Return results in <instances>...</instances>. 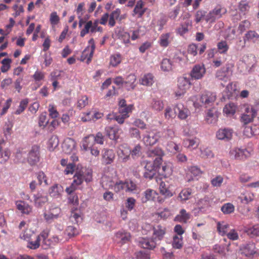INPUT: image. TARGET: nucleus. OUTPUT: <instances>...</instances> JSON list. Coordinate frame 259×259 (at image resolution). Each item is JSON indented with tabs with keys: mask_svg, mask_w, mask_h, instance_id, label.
Returning <instances> with one entry per match:
<instances>
[{
	"mask_svg": "<svg viewBox=\"0 0 259 259\" xmlns=\"http://www.w3.org/2000/svg\"><path fill=\"white\" fill-rule=\"evenodd\" d=\"M74 180L71 186L66 188V191L71 194L75 191L77 187L81 185L84 180L87 183L90 182L92 180V171L86 168H82L78 171H76L74 176Z\"/></svg>",
	"mask_w": 259,
	"mask_h": 259,
	"instance_id": "1",
	"label": "nucleus"
},
{
	"mask_svg": "<svg viewBox=\"0 0 259 259\" xmlns=\"http://www.w3.org/2000/svg\"><path fill=\"white\" fill-rule=\"evenodd\" d=\"M217 99L215 93L205 91L201 93L197 102H195L194 105L195 107H203L208 108L212 106Z\"/></svg>",
	"mask_w": 259,
	"mask_h": 259,
	"instance_id": "2",
	"label": "nucleus"
},
{
	"mask_svg": "<svg viewBox=\"0 0 259 259\" xmlns=\"http://www.w3.org/2000/svg\"><path fill=\"white\" fill-rule=\"evenodd\" d=\"M226 12L227 9L225 7L217 5L206 15L205 20L207 22H214L216 20L221 18Z\"/></svg>",
	"mask_w": 259,
	"mask_h": 259,
	"instance_id": "3",
	"label": "nucleus"
},
{
	"mask_svg": "<svg viewBox=\"0 0 259 259\" xmlns=\"http://www.w3.org/2000/svg\"><path fill=\"white\" fill-rule=\"evenodd\" d=\"M239 251L241 255L249 258L253 257L254 255L259 254L258 249L252 242H248L241 245Z\"/></svg>",
	"mask_w": 259,
	"mask_h": 259,
	"instance_id": "4",
	"label": "nucleus"
},
{
	"mask_svg": "<svg viewBox=\"0 0 259 259\" xmlns=\"http://www.w3.org/2000/svg\"><path fill=\"white\" fill-rule=\"evenodd\" d=\"M161 137V134L153 130H146L143 135L142 140L146 146H151L155 144Z\"/></svg>",
	"mask_w": 259,
	"mask_h": 259,
	"instance_id": "5",
	"label": "nucleus"
},
{
	"mask_svg": "<svg viewBox=\"0 0 259 259\" xmlns=\"http://www.w3.org/2000/svg\"><path fill=\"white\" fill-rule=\"evenodd\" d=\"M257 111V106H247L245 110L244 113L242 115L240 121L244 124L251 122L256 116Z\"/></svg>",
	"mask_w": 259,
	"mask_h": 259,
	"instance_id": "6",
	"label": "nucleus"
},
{
	"mask_svg": "<svg viewBox=\"0 0 259 259\" xmlns=\"http://www.w3.org/2000/svg\"><path fill=\"white\" fill-rule=\"evenodd\" d=\"M40 147L37 145H33L29 149L27 154V161L31 165H36L40 160Z\"/></svg>",
	"mask_w": 259,
	"mask_h": 259,
	"instance_id": "7",
	"label": "nucleus"
},
{
	"mask_svg": "<svg viewBox=\"0 0 259 259\" xmlns=\"http://www.w3.org/2000/svg\"><path fill=\"white\" fill-rule=\"evenodd\" d=\"M191 83L189 78L180 77L178 80V90L176 91V96L180 97L184 95L190 88Z\"/></svg>",
	"mask_w": 259,
	"mask_h": 259,
	"instance_id": "8",
	"label": "nucleus"
},
{
	"mask_svg": "<svg viewBox=\"0 0 259 259\" xmlns=\"http://www.w3.org/2000/svg\"><path fill=\"white\" fill-rule=\"evenodd\" d=\"M61 212V210L59 207L51 206L48 210H46L44 212V219L47 223H51L60 217Z\"/></svg>",
	"mask_w": 259,
	"mask_h": 259,
	"instance_id": "9",
	"label": "nucleus"
},
{
	"mask_svg": "<svg viewBox=\"0 0 259 259\" xmlns=\"http://www.w3.org/2000/svg\"><path fill=\"white\" fill-rule=\"evenodd\" d=\"M117 152L119 161L126 162L130 160L131 150L127 144H123L120 145Z\"/></svg>",
	"mask_w": 259,
	"mask_h": 259,
	"instance_id": "10",
	"label": "nucleus"
},
{
	"mask_svg": "<svg viewBox=\"0 0 259 259\" xmlns=\"http://www.w3.org/2000/svg\"><path fill=\"white\" fill-rule=\"evenodd\" d=\"M230 156L232 159H243L251 155V151L246 149L235 148L231 149L229 152Z\"/></svg>",
	"mask_w": 259,
	"mask_h": 259,
	"instance_id": "11",
	"label": "nucleus"
},
{
	"mask_svg": "<svg viewBox=\"0 0 259 259\" xmlns=\"http://www.w3.org/2000/svg\"><path fill=\"white\" fill-rule=\"evenodd\" d=\"M163 152L160 148H155L149 150L147 152V155L149 157H151L153 159V163L156 165H160L162 162L161 157L163 155Z\"/></svg>",
	"mask_w": 259,
	"mask_h": 259,
	"instance_id": "12",
	"label": "nucleus"
},
{
	"mask_svg": "<svg viewBox=\"0 0 259 259\" xmlns=\"http://www.w3.org/2000/svg\"><path fill=\"white\" fill-rule=\"evenodd\" d=\"M232 65L226 64L225 66L218 70L216 73V77L220 80L226 81L231 75Z\"/></svg>",
	"mask_w": 259,
	"mask_h": 259,
	"instance_id": "13",
	"label": "nucleus"
},
{
	"mask_svg": "<svg viewBox=\"0 0 259 259\" xmlns=\"http://www.w3.org/2000/svg\"><path fill=\"white\" fill-rule=\"evenodd\" d=\"M90 46H88L82 52L81 58L82 61L87 59V63H89L93 57L95 46L94 45V39H91L89 41Z\"/></svg>",
	"mask_w": 259,
	"mask_h": 259,
	"instance_id": "14",
	"label": "nucleus"
},
{
	"mask_svg": "<svg viewBox=\"0 0 259 259\" xmlns=\"http://www.w3.org/2000/svg\"><path fill=\"white\" fill-rule=\"evenodd\" d=\"M131 238V236L130 233L121 230L115 233L114 239L117 243L122 245L128 242Z\"/></svg>",
	"mask_w": 259,
	"mask_h": 259,
	"instance_id": "15",
	"label": "nucleus"
},
{
	"mask_svg": "<svg viewBox=\"0 0 259 259\" xmlns=\"http://www.w3.org/2000/svg\"><path fill=\"white\" fill-rule=\"evenodd\" d=\"M233 133L230 128H220L216 133V137L219 140L228 141L232 138Z\"/></svg>",
	"mask_w": 259,
	"mask_h": 259,
	"instance_id": "16",
	"label": "nucleus"
},
{
	"mask_svg": "<svg viewBox=\"0 0 259 259\" xmlns=\"http://www.w3.org/2000/svg\"><path fill=\"white\" fill-rule=\"evenodd\" d=\"M206 72V69L203 64L195 65L191 71L190 75L194 79L202 78Z\"/></svg>",
	"mask_w": 259,
	"mask_h": 259,
	"instance_id": "17",
	"label": "nucleus"
},
{
	"mask_svg": "<svg viewBox=\"0 0 259 259\" xmlns=\"http://www.w3.org/2000/svg\"><path fill=\"white\" fill-rule=\"evenodd\" d=\"M159 166L151 161H148L145 166L144 177L150 180L153 179L156 173V167Z\"/></svg>",
	"mask_w": 259,
	"mask_h": 259,
	"instance_id": "18",
	"label": "nucleus"
},
{
	"mask_svg": "<svg viewBox=\"0 0 259 259\" xmlns=\"http://www.w3.org/2000/svg\"><path fill=\"white\" fill-rule=\"evenodd\" d=\"M62 149L63 152L67 154L75 152L76 150L75 141L70 138L66 139L62 144Z\"/></svg>",
	"mask_w": 259,
	"mask_h": 259,
	"instance_id": "19",
	"label": "nucleus"
},
{
	"mask_svg": "<svg viewBox=\"0 0 259 259\" xmlns=\"http://www.w3.org/2000/svg\"><path fill=\"white\" fill-rule=\"evenodd\" d=\"M139 246L147 249H153L156 246V242L153 238H140L138 240Z\"/></svg>",
	"mask_w": 259,
	"mask_h": 259,
	"instance_id": "20",
	"label": "nucleus"
},
{
	"mask_svg": "<svg viewBox=\"0 0 259 259\" xmlns=\"http://www.w3.org/2000/svg\"><path fill=\"white\" fill-rule=\"evenodd\" d=\"M115 159V153L113 150L104 149L102 151V160L105 164H110Z\"/></svg>",
	"mask_w": 259,
	"mask_h": 259,
	"instance_id": "21",
	"label": "nucleus"
},
{
	"mask_svg": "<svg viewBox=\"0 0 259 259\" xmlns=\"http://www.w3.org/2000/svg\"><path fill=\"white\" fill-rule=\"evenodd\" d=\"M121 129L118 126H107L105 128V131L109 138L112 140H117L120 136Z\"/></svg>",
	"mask_w": 259,
	"mask_h": 259,
	"instance_id": "22",
	"label": "nucleus"
},
{
	"mask_svg": "<svg viewBox=\"0 0 259 259\" xmlns=\"http://www.w3.org/2000/svg\"><path fill=\"white\" fill-rule=\"evenodd\" d=\"M17 209L22 214H29L32 211V206L22 200H17L15 202Z\"/></svg>",
	"mask_w": 259,
	"mask_h": 259,
	"instance_id": "23",
	"label": "nucleus"
},
{
	"mask_svg": "<svg viewBox=\"0 0 259 259\" xmlns=\"http://www.w3.org/2000/svg\"><path fill=\"white\" fill-rule=\"evenodd\" d=\"M153 238L156 241H161L166 233V228L163 226L157 225L153 228Z\"/></svg>",
	"mask_w": 259,
	"mask_h": 259,
	"instance_id": "24",
	"label": "nucleus"
},
{
	"mask_svg": "<svg viewBox=\"0 0 259 259\" xmlns=\"http://www.w3.org/2000/svg\"><path fill=\"white\" fill-rule=\"evenodd\" d=\"M176 110L178 117L181 120L186 119L190 115V112L183 104L178 103L176 105Z\"/></svg>",
	"mask_w": 259,
	"mask_h": 259,
	"instance_id": "25",
	"label": "nucleus"
},
{
	"mask_svg": "<svg viewBox=\"0 0 259 259\" xmlns=\"http://www.w3.org/2000/svg\"><path fill=\"white\" fill-rule=\"evenodd\" d=\"M245 44L256 43L259 42V34L253 30L247 31L243 37Z\"/></svg>",
	"mask_w": 259,
	"mask_h": 259,
	"instance_id": "26",
	"label": "nucleus"
},
{
	"mask_svg": "<svg viewBox=\"0 0 259 259\" xmlns=\"http://www.w3.org/2000/svg\"><path fill=\"white\" fill-rule=\"evenodd\" d=\"M64 192L63 188L59 184H55L50 187L49 190L50 195L55 198L61 197Z\"/></svg>",
	"mask_w": 259,
	"mask_h": 259,
	"instance_id": "27",
	"label": "nucleus"
},
{
	"mask_svg": "<svg viewBox=\"0 0 259 259\" xmlns=\"http://www.w3.org/2000/svg\"><path fill=\"white\" fill-rule=\"evenodd\" d=\"M183 146L190 150H193L196 149L199 145V140L197 138H187L183 140Z\"/></svg>",
	"mask_w": 259,
	"mask_h": 259,
	"instance_id": "28",
	"label": "nucleus"
},
{
	"mask_svg": "<svg viewBox=\"0 0 259 259\" xmlns=\"http://www.w3.org/2000/svg\"><path fill=\"white\" fill-rule=\"evenodd\" d=\"M144 196L142 198V202L146 203L148 201H154L157 197L158 193L156 191L148 189L143 193Z\"/></svg>",
	"mask_w": 259,
	"mask_h": 259,
	"instance_id": "29",
	"label": "nucleus"
},
{
	"mask_svg": "<svg viewBox=\"0 0 259 259\" xmlns=\"http://www.w3.org/2000/svg\"><path fill=\"white\" fill-rule=\"evenodd\" d=\"M173 39V35L171 32L162 33L159 39L158 42L161 47H166Z\"/></svg>",
	"mask_w": 259,
	"mask_h": 259,
	"instance_id": "30",
	"label": "nucleus"
},
{
	"mask_svg": "<svg viewBox=\"0 0 259 259\" xmlns=\"http://www.w3.org/2000/svg\"><path fill=\"white\" fill-rule=\"evenodd\" d=\"M33 201L36 207H40L48 200V196L40 192L33 195Z\"/></svg>",
	"mask_w": 259,
	"mask_h": 259,
	"instance_id": "31",
	"label": "nucleus"
},
{
	"mask_svg": "<svg viewBox=\"0 0 259 259\" xmlns=\"http://www.w3.org/2000/svg\"><path fill=\"white\" fill-rule=\"evenodd\" d=\"M94 139L93 135H89L87 137H85L82 141V145L81 146V148L87 151L90 149L91 148L94 147Z\"/></svg>",
	"mask_w": 259,
	"mask_h": 259,
	"instance_id": "32",
	"label": "nucleus"
},
{
	"mask_svg": "<svg viewBox=\"0 0 259 259\" xmlns=\"http://www.w3.org/2000/svg\"><path fill=\"white\" fill-rule=\"evenodd\" d=\"M254 194L252 192L249 191H245L241 193L239 199L242 203L248 204L254 200Z\"/></svg>",
	"mask_w": 259,
	"mask_h": 259,
	"instance_id": "33",
	"label": "nucleus"
},
{
	"mask_svg": "<svg viewBox=\"0 0 259 259\" xmlns=\"http://www.w3.org/2000/svg\"><path fill=\"white\" fill-rule=\"evenodd\" d=\"M126 183L125 181L119 180L116 183H111L109 185V188L113 190L115 192H120L121 191H124L126 192Z\"/></svg>",
	"mask_w": 259,
	"mask_h": 259,
	"instance_id": "34",
	"label": "nucleus"
},
{
	"mask_svg": "<svg viewBox=\"0 0 259 259\" xmlns=\"http://www.w3.org/2000/svg\"><path fill=\"white\" fill-rule=\"evenodd\" d=\"M190 214L187 212L185 209H182L180 210L179 214L175 218L174 221L180 223H186L190 219Z\"/></svg>",
	"mask_w": 259,
	"mask_h": 259,
	"instance_id": "35",
	"label": "nucleus"
},
{
	"mask_svg": "<svg viewBox=\"0 0 259 259\" xmlns=\"http://www.w3.org/2000/svg\"><path fill=\"white\" fill-rule=\"evenodd\" d=\"M189 173L195 177H198V176H201L203 172L200 169V168L197 166H191L189 167L188 171V172L187 173V176H186V177L187 178L188 182H190V181L193 180V178H192V177H191L190 178H188Z\"/></svg>",
	"mask_w": 259,
	"mask_h": 259,
	"instance_id": "36",
	"label": "nucleus"
},
{
	"mask_svg": "<svg viewBox=\"0 0 259 259\" xmlns=\"http://www.w3.org/2000/svg\"><path fill=\"white\" fill-rule=\"evenodd\" d=\"M160 193L164 196L165 198H170L174 195V193L169 189V187L162 182L159 185Z\"/></svg>",
	"mask_w": 259,
	"mask_h": 259,
	"instance_id": "37",
	"label": "nucleus"
},
{
	"mask_svg": "<svg viewBox=\"0 0 259 259\" xmlns=\"http://www.w3.org/2000/svg\"><path fill=\"white\" fill-rule=\"evenodd\" d=\"M192 190L190 188H185L183 189L179 194L178 198L180 200L184 202L191 198Z\"/></svg>",
	"mask_w": 259,
	"mask_h": 259,
	"instance_id": "38",
	"label": "nucleus"
},
{
	"mask_svg": "<svg viewBox=\"0 0 259 259\" xmlns=\"http://www.w3.org/2000/svg\"><path fill=\"white\" fill-rule=\"evenodd\" d=\"M126 192L130 193H135L139 190L138 185L135 182L130 180H125Z\"/></svg>",
	"mask_w": 259,
	"mask_h": 259,
	"instance_id": "39",
	"label": "nucleus"
},
{
	"mask_svg": "<svg viewBox=\"0 0 259 259\" xmlns=\"http://www.w3.org/2000/svg\"><path fill=\"white\" fill-rule=\"evenodd\" d=\"M62 240L63 238L61 235L55 234L49 238V240H46L45 241V245L48 246H52L57 244Z\"/></svg>",
	"mask_w": 259,
	"mask_h": 259,
	"instance_id": "40",
	"label": "nucleus"
},
{
	"mask_svg": "<svg viewBox=\"0 0 259 259\" xmlns=\"http://www.w3.org/2000/svg\"><path fill=\"white\" fill-rule=\"evenodd\" d=\"M174 64L172 61L167 58H164L162 59L161 64L160 67L161 70L164 72H169L172 70Z\"/></svg>",
	"mask_w": 259,
	"mask_h": 259,
	"instance_id": "41",
	"label": "nucleus"
},
{
	"mask_svg": "<svg viewBox=\"0 0 259 259\" xmlns=\"http://www.w3.org/2000/svg\"><path fill=\"white\" fill-rule=\"evenodd\" d=\"M140 82L143 85L151 86L154 82V76L150 73L145 74L141 77Z\"/></svg>",
	"mask_w": 259,
	"mask_h": 259,
	"instance_id": "42",
	"label": "nucleus"
},
{
	"mask_svg": "<svg viewBox=\"0 0 259 259\" xmlns=\"http://www.w3.org/2000/svg\"><path fill=\"white\" fill-rule=\"evenodd\" d=\"M164 105L162 101L159 99H153L150 104L151 108L157 112L163 110Z\"/></svg>",
	"mask_w": 259,
	"mask_h": 259,
	"instance_id": "43",
	"label": "nucleus"
},
{
	"mask_svg": "<svg viewBox=\"0 0 259 259\" xmlns=\"http://www.w3.org/2000/svg\"><path fill=\"white\" fill-rule=\"evenodd\" d=\"M236 110V106L234 103H229L224 107L223 112L227 116H233Z\"/></svg>",
	"mask_w": 259,
	"mask_h": 259,
	"instance_id": "44",
	"label": "nucleus"
},
{
	"mask_svg": "<svg viewBox=\"0 0 259 259\" xmlns=\"http://www.w3.org/2000/svg\"><path fill=\"white\" fill-rule=\"evenodd\" d=\"M183 238L182 236L174 235L172 237V246L175 249H181L183 246Z\"/></svg>",
	"mask_w": 259,
	"mask_h": 259,
	"instance_id": "45",
	"label": "nucleus"
},
{
	"mask_svg": "<svg viewBox=\"0 0 259 259\" xmlns=\"http://www.w3.org/2000/svg\"><path fill=\"white\" fill-rule=\"evenodd\" d=\"M245 232L251 237L259 236V224L247 228Z\"/></svg>",
	"mask_w": 259,
	"mask_h": 259,
	"instance_id": "46",
	"label": "nucleus"
},
{
	"mask_svg": "<svg viewBox=\"0 0 259 259\" xmlns=\"http://www.w3.org/2000/svg\"><path fill=\"white\" fill-rule=\"evenodd\" d=\"M143 6L144 3L142 1H138L133 11V15H138V17H141L145 13V10L143 9Z\"/></svg>",
	"mask_w": 259,
	"mask_h": 259,
	"instance_id": "47",
	"label": "nucleus"
},
{
	"mask_svg": "<svg viewBox=\"0 0 259 259\" xmlns=\"http://www.w3.org/2000/svg\"><path fill=\"white\" fill-rule=\"evenodd\" d=\"M59 145V139L56 136H52L48 142V148L50 151H53Z\"/></svg>",
	"mask_w": 259,
	"mask_h": 259,
	"instance_id": "48",
	"label": "nucleus"
},
{
	"mask_svg": "<svg viewBox=\"0 0 259 259\" xmlns=\"http://www.w3.org/2000/svg\"><path fill=\"white\" fill-rule=\"evenodd\" d=\"M37 179L39 185L47 186L50 184L47 177L43 171H39L37 174Z\"/></svg>",
	"mask_w": 259,
	"mask_h": 259,
	"instance_id": "49",
	"label": "nucleus"
},
{
	"mask_svg": "<svg viewBox=\"0 0 259 259\" xmlns=\"http://www.w3.org/2000/svg\"><path fill=\"white\" fill-rule=\"evenodd\" d=\"M229 225L224 222H218L217 224V230L219 234L222 236L227 234L229 230Z\"/></svg>",
	"mask_w": 259,
	"mask_h": 259,
	"instance_id": "50",
	"label": "nucleus"
},
{
	"mask_svg": "<svg viewBox=\"0 0 259 259\" xmlns=\"http://www.w3.org/2000/svg\"><path fill=\"white\" fill-rule=\"evenodd\" d=\"M34 240L33 238H31L28 241L27 244V247L31 249H36L40 246L39 237H36L33 235Z\"/></svg>",
	"mask_w": 259,
	"mask_h": 259,
	"instance_id": "51",
	"label": "nucleus"
},
{
	"mask_svg": "<svg viewBox=\"0 0 259 259\" xmlns=\"http://www.w3.org/2000/svg\"><path fill=\"white\" fill-rule=\"evenodd\" d=\"M205 120L208 124H214L216 123L217 118L212 109H209L207 111L205 116Z\"/></svg>",
	"mask_w": 259,
	"mask_h": 259,
	"instance_id": "52",
	"label": "nucleus"
},
{
	"mask_svg": "<svg viewBox=\"0 0 259 259\" xmlns=\"http://www.w3.org/2000/svg\"><path fill=\"white\" fill-rule=\"evenodd\" d=\"M121 56L117 53L112 55L110 58V64L113 67H116L121 62Z\"/></svg>",
	"mask_w": 259,
	"mask_h": 259,
	"instance_id": "53",
	"label": "nucleus"
},
{
	"mask_svg": "<svg viewBox=\"0 0 259 259\" xmlns=\"http://www.w3.org/2000/svg\"><path fill=\"white\" fill-rule=\"evenodd\" d=\"M177 115V111L176 110V106L174 109L170 107H167L165 110L164 117L166 119H172L176 117Z\"/></svg>",
	"mask_w": 259,
	"mask_h": 259,
	"instance_id": "54",
	"label": "nucleus"
},
{
	"mask_svg": "<svg viewBox=\"0 0 259 259\" xmlns=\"http://www.w3.org/2000/svg\"><path fill=\"white\" fill-rule=\"evenodd\" d=\"M217 48L220 53L226 54L229 49V46L226 41L221 40L218 43Z\"/></svg>",
	"mask_w": 259,
	"mask_h": 259,
	"instance_id": "55",
	"label": "nucleus"
},
{
	"mask_svg": "<svg viewBox=\"0 0 259 259\" xmlns=\"http://www.w3.org/2000/svg\"><path fill=\"white\" fill-rule=\"evenodd\" d=\"M136 80V76L134 74H131L126 78V80L124 81V83L126 84L128 90L130 89H134L135 85L134 83Z\"/></svg>",
	"mask_w": 259,
	"mask_h": 259,
	"instance_id": "56",
	"label": "nucleus"
},
{
	"mask_svg": "<svg viewBox=\"0 0 259 259\" xmlns=\"http://www.w3.org/2000/svg\"><path fill=\"white\" fill-rule=\"evenodd\" d=\"M200 156L203 158H211L213 157L214 154L212 151L208 148H200Z\"/></svg>",
	"mask_w": 259,
	"mask_h": 259,
	"instance_id": "57",
	"label": "nucleus"
},
{
	"mask_svg": "<svg viewBox=\"0 0 259 259\" xmlns=\"http://www.w3.org/2000/svg\"><path fill=\"white\" fill-rule=\"evenodd\" d=\"M235 207L231 203L224 204L221 207V210L224 214H230L234 211Z\"/></svg>",
	"mask_w": 259,
	"mask_h": 259,
	"instance_id": "58",
	"label": "nucleus"
},
{
	"mask_svg": "<svg viewBox=\"0 0 259 259\" xmlns=\"http://www.w3.org/2000/svg\"><path fill=\"white\" fill-rule=\"evenodd\" d=\"M79 233V230L74 226H69L67 227L65 230V234H66L69 237L76 236Z\"/></svg>",
	"mask_w": 259,
	"mask_h": 259,
	"instance_id": "59",
	"label": "nucleus"
},
{
	"mask_svg": "<svg viewBox=\"0 0 259 259\" xmlns=\"http://www.w3.org/2000/svg\"><path fill=\"white\" fill-rule=\"evenodd\" d=\"M134 108L133 105L130 104L126 107H122L118 109L119 113L126 118H128L130 116L128 113L132 112Z\"/></svg>",
	"mask_w": 259,
	"mask_h": 259,
	"instance_id": "60",
	"label": "nucleus"
},
{
	"mask_svg": "<svg viewBox=\"0 0 259 259\" xmlns=\"http://www.w3.org/2000/svg\"><path fill=\"white\" fill-rule=\"evenodd\" d=\"M89 104V99L87 96H83L80 97L77 103V107L81 109L85 107Z\"/></svg>",
	"mask_w": 259,
	"mask_h": 259,
	"instance_id": "61",
	"label": "nucleus"
},
{
	"mask_svg": "<svg viewBox=\"0 0 259 259\" xmlns=\"http://www.w3.org/2000/svg\"><path fill=\"white\" fill-rule=\"evenodd\" d=\"M50 22L52 27H55L60 22V18L56 12L51 13L50 16Z\"/></svg>",
	"mask_w": 259,
	"mask_h": 259,
	"instance_id": "62",
	"label": "nucleus"
},
{
	"mask_svg": "<svg viewBox=\"0 0 259 259\" xmlns=\"http://www.w3.org/2000/svg\"><path fill=\"white\" fill-rule=\"evenodd\" d=\"M174 137H175L174 131L172 129L168 128L163 131L162 140L167 141L172 139Z\"/></svg>",
	"mask_w": 259,
	"mask_h": 259,
	"instance_id": "63",
	"label": "nucleus"
},
{
	"mask_svg": "<svg viewBox=\"0 0 259 259\" xmlns=\"http://www.w3.org/2000/svg\"><path fill=\"white\" fill-rule=\"evenodd\" d=\"M136 202V199L133 197H129L126 200L125 206L127 210L131 211L134 208Z\"/></svg>",
	"mask_w": 259,
	"mask_h": 259,
	"instance_id": "64",
	"label": "nucleus"
}]
</instances>
